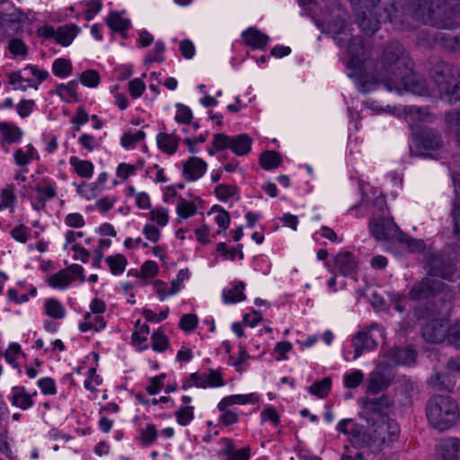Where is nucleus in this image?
<instances>
[{
	"label": "nucleus",
	"instance_id": "64",
	"mask_svg": "<svg viewBox=\"0 0 460 460\" xmlns=\"http://www.w3.org/2000/svg\"><path fill=\"white\" fill-rule=\"evenodd\" d=\"M448 342L460 349V320L450 326Z\"/></svg>",
	"mask_w": 460,
	"mask_h": 460
},
{
	"label": "nucleus",
	"instance_id": "18",
	"mask_svg": "<svg viewBox=\"0 0 460 460\" xmlns=\"http://www.w3.org/2000/svg\"><path fill=\"white\" fill-rule=\"evenodd\" d=\"M393 378L382 372L373 371L367 378V394H377L385 391L391 385Z\"/></svg>",
	"mask_w": 460,
	"mask_h": 460
},
{
	"label": "nucleus",
	"instance_id": "39",
	"mask_svg": "<svg viewBox=\"0 0 460 460\" xmlns=\"http://www.w3.org/2000/svg\"><path fill=\"white\" fill-rule=\"evenodd\" d=\"M446 123L456 134V143L460 148V111H451L446 113Z\"/></svg>",
	"mask_w": 460,
	"mask_h": 460
},
{
	"label": "nucleus",
	"instance_id": "33",
	"mask_svg": "<svg viewBox=\"0 0 460 460\" xmlns=\"http://www.w3.org/2000/svg\"><path fill=\"white\" fill-rule=\"evenodd\" d=\"M106 326V322L103 317L101 315H95L93 318L92 317L91 313H86L84 316V322H82L79 325V329L81 332H87L89 330H94L99 332L102 330Z\"/></svg>",
	"mask_w": 460,
	"mask_h": 460
},
{
	"label": "nucleus",
	"instance_id": "4",
	"mask_svg": "<svg viewBox=\"0 0 460 460\" xmlns=\"http://www.w3.org/2000/svg\"><path fill=\"white\" fill-rule=\"evenodd\" d=\"M380 1H376L375 4L373 0L355 1L358 4L363 2L366 8H374V13H370L369 16L365 12L357 13V23L366 34H374L379 29L381 23L391 22L396 24L397 22L398 9L396 3L391 1L388 4H384L382 6H377Z\"/></svg>",
	"mask_w": 460,
	"mask_h": 460
},
{
	"label": "nucleus",
	"instance_id": "6",
	"mask_svg": "<svg viewBox=\"0 0 460 460\" xmlns=\"http://www.w3.org/2000/svg\"><path fill=\"white\" fill-rule=\"evenodd\" d=\"M398 437V431L389 432V424H382L376 427L372 433H368L363 426L362 429L349 438L352 447L357 448L374 447V450H381L388 441H393Z\"/></svg>",
	"mask_w": 460,
	"mask_h": 460
},
{
	"label": "nucleus",
	"instance_id": "51",
	"mask_svg": "<svg viewBox=\"0 0 460 460\" xmlns=\"http://www.w3.org/2000/svg\"><path fill=\"white\" fill-rule=\"evenodd\" d=\"M193 407L192 406H184L181 407L176 412L175 417L177 420V422L181 426L188 425L194 418V412H193Z\"/></svg>",
	"mask_w": 460,
	"mask_h": 460
},
{
	"label": "nucleus",
	"instance_id": "7",
	"mask_svg": "<svg viewBox=\"0 0 460 460\" xmlns=\"http://www.w3.org/2000/svg\"><path fill=\"white\" fill-rule=\"evenodd\" d=\"M431 76L438 85L439 92L447 94L454 84H456L460 73L456 66L446 62H440L431 70Z\"/></svg>",
	"mask_w": 460,
	"mask_h": 460
},
{
	"label": "nucleus",
	"instance_id": "60",
	"mask_svg": "<svg viewBox=\"0 0 460 460\" xmlns=\"http://www.w3.org/2000/svg\"><path fill=\"white\" fill-rule=\"evenodd\" d=\"M231 137L224 133H217L214 135L212 146L216 151H222L226 148L230 149Z\"/></svg>",
	"mask_w": 460,
	"mask_h": 460
},
{
	"label": "nucleus",
	"instance_id": "28",
	"mask_svg": "<svg viewBox=\"0 0 460 460\" xmlns=\"http://www.w3.org/2000/svg\"><path fill=\"white\" fill-rule=\"evenodd\" d=\"M258 402V396L254 394H235L224 397L217 404V408L224 409L225 406H231L234 404H247L255 403Z\"/></svg>",
	"mask_w": 460,
	"mask_h": 460
},
{
	"label": "nucleus",
	"instance_id": "20",
	"mask_svg": "<svg viewBox=\"0 0 460 460\" xmlns=\"http://www.w3.org/2000/svg\"><path fill=\"white\" fill-rule=\"evenodd\" d=\"M245 45L253 49H263L268 45L270 38L255 27H250L242 33Z\"/></svg>",
	"mask_w": 460,
	"mask_h": 460
},
{
	"label": "nucleus",
	"instance_id": "38",
	"mask_svg": "<svg viewBox=\"0 0 460 460\" xmlns=\"http://www.w3.org/2000/svg\"><path fill=\"white\" fill-rule=\"evenodd\" d=\"M44 307L46 314L51 318L61 319L65 316L64 306L55 298L47 299Z\"/></svg>",
	"mask_w": 460,
	"mask_h": 460
},
{
	"label": "nucleus",
	"instance_id": "1",
	"mask_svg": "<svg viewBox=\"0 0 460 460\" xmlns=\"http://www.w3.org/2000/svg\"><path fill=\"white\" fill-rule=\"evenodd\" d=\"M348 53L350 56L347 68L350 77L357 76L362 93H368L379 85L394 91L398 79L407 73L413 61L398 40L383 46L374 59L364 61L365 46L360 37L349 39Z\"/></svg>",
	"mask_w": 460,
	"mask_h": 460
},
{
	"label": "nucleus",
	"instance_id": "63",
	"mask_svg": "<svg viewBox=\"0 0 460 460\" xmlns=\"http://www.w3.org/2000/svg\"><path fill=\"white\" fill-rule=\"evenodd\" d=\"M38 385L45 395H54L57 394L56 383L51 377H44L38 381Z\"/></svg>",
	"mask_w": 460,
	"mask_h": 460
},
{
	"label": "nucleus",
	"instance_id": "8",
	"mask_svg": "<svg viewBox=\"0 0 460 460\" xmlns=\"http://www.w3.org/2000/svg\"><path fill=\"white\" fill-rule=\"evenodd\" d=\"M450 326L444 318L432 319L422 327V337L429 343H440L448 341Z\"/></svg>",
	"mask_w": 460,
	"mask_h": 460
},
{
	"label": "nucleus",
	"instance_id": "43",
	"mask_svg": "<svg viewBox=\"0 0 460 460\" xmlns=\"http://www.w3.org/2000/svg\"><path fill=\"white\" fill-rule=\"evenodd\" d=\"M158 437V431L154 424H147L146 428L140 429V443L143 446L154 444Z\"/></svg>",
	"mask_w": 460,
	"mask_h": 460
},
{
	"label": "nucleus",
	"instance_id": "9",
	"mask_svg": "<svg viewBox=\"0 0 460 460\" xmlns=\"http://www.w3.org/2000/svg\"><path fill=\"white\" fill-rule=\"evenodd\" d=\"M76 277L79 278L81 281L84 280V269L81 265L73 264L50 275L47 282L49 286L52 288H65L68 287Z\"/></svg>",
	"mask_w": 460,
	"mask_h": 460
},
{
	"label": "nucleus",
	"instance_id": "41",
	"mask_svg": "<svg viewBox=\"0 0 460 460\" xmlns=\"http://www.w3.org/2000/svg\"><path fill=\"white\" fill-rule=\"evenodd\" d=\"M52 72L56 76L66 77L72 73V64L68 59L57 58L53 62Z\"/></svg>",
	"mask_w": 460,
	"mask_h": 460
},
{
	"label": "nucleus",
	"instance_id": "62",
	"mask_svg": "<svg viewBox=\"0 0 460 460\" xmlns=\"http://www.w3.org/2000/svg\"><path fill=\"white\" fill-rule=\"evenodd\" d=\"M9 51L15 56L25 57L28 54V49L25 43L20 39H13L8 44Z\"/></svg>",
	"mask_w": 460,
	"mask_h": 460
},
{
	"label": "nucleus",
	"instance_id": "17",
	"mask_svg": "<svg viewBox=\"0 0 460 460\" xmlns=\"http://www.w3.org/2000/svg\"><path fill=\"white\" fill-rule=\"evenodd\" d=\"M436 460H460V439L443 440L438 449Z\"/></svg>",
	"mask_w": 460,
	"mask_h": 460
},
{
	"label": "nucleus",
	"instance_id": "29",
	"mask_svg": "<svg viewBox=\"0 0 460 460\" xmlns=\"http://www.w3.org/2000/svg\"><path fill=\"white\" fill-rule=\"evenodd\" d=\"M77 34V27L75 24L60 26L57 29L56 42L64 47L69 46Z\"/></svg>",
	"mask_w": 460,
	"mask_h": 460
},
{
	"label": "nucleus",
	"instance_id": "2",
	"mask_svg": "<svg viewBox=\"0 0 460 460\" xmlns=\"http://www.w3.org/2000/svg\"><path fill=\"white\" fill-rule=\"evenodd\" d=\"M409 296L412 300L426 301L415 309V316L419 319L446 314L451 309V295L446 291L445 283L430 277L415 283Z\"/></svg>",
	"mask_w": 460,
	"mask_h": 460
},
{
	"label": "nucleus",
	"instance_id": "37",
	"mask_svg": "<svg viewBox=\"0 0 460 460\" xmlns=\"http://www.w3.org/2000/svg\"><path fill=\"white\" fill-rule=\"evenodd\" d=\"M105 261L110 267L111 272L113 275L121 274L125 270L128 263L126 257L119 253L108 256Z\"/></svg>",
	"mask_w": 460,
	"mask_h": 460
},
{
	"label": "nucleus",
	"instance_id": "44",
	"mask_svg": "<svg viewBox=\"0 0 460 460\" xmlns=\"http://www.w3.org/2000/svg\"><path fill=\"white\" fill-rule=\"evenodd\" d=\"M176 211L179 217L188 218L197 213V207L193 202L187 201L182 197H180Z\"/></svg>",
	"mask_w": 460,
	"mask_h": 460
},
{
	"label": "nucleus",
	"instance_id": "54",
	"mask_svg": "<svg viewBox=\"0 0 460 460\" xmlns=\"http://www.w3.org/2000/svg\"><path fill=\"white\" fill-rule=\"evenodd\" d=\"M346 28L345 19L337 17L327 22L325 32L339 35L344 33Z\"/></svg>",
	"mask_w": 460,
	"mask_h": 460
},
{
	"label": "nucleus",
	"instance_id": "49",
	"mask_svg": "<svg viewBox=\"0 0 460 460\" xmlns=\"http://www.w3.org/2000/svg\"><path fill=\"white\" fill-rule=\"evenodd\" d=\"M237 192L235 185L219 184L215 188L216 197L223 201L227 200L229 198L234 196Z\"/></svg>",
	"mask_w": 460,
	"mask_h": 460
},
{
	"label": "nucleus",
	"instance_id": "36",
	"mask_svg": "<svg viewBox=\"0 0 460 460\" xmlns=\"http://www.w3.org/2000/svg\"><path fill=\"white\" fill-rule=\"evenodd\" d=\"M77 82L70 81L66 84H60L57 86L56 93L66 102H70V99L74 102H78L77 97Z\"/></svg>",
	"mask_w": 460,
	"mask_h": 460
},
{
	"label": "nucleus",
	"instance_id": "10",
	"mask_svg": "<svg viewBox=\"0 0 460 460\" xmlns=\"http://www.w3.org/2000/svg\"><path fill=\"white\" fill-rule=\"evenodd\" d=\"M394 90L397 92L405 90L417 95H424L427 93L426 84L415 74L413 66H410L409 71L403 73L402 76L398 79Z\"/></svg>",
	"mask_w": 460,
	"mask_h": 460
},
{
	"label": "nucleus",
	"instance_id": "52",
	"mask_svg": "<svg viewBox=\"0 0 460 460\" xmlns=\"http://www.w3.org/2000/svg\"><path fill=\"white\" fill-rule=\"evenodd\" d=\"M146 133L142 130H138L137 133L132 134L131 132H126L121 137L122 146L128 148L133 146L135 144L144 140Z\"/></svg>",
	"mask_w": 460,
	"mask_h": 460
},
{
	"label": "nucleus",
	"instance_id": "57",
	"mask_svg": "<svg viewBox=\"0 0 460 460\" xmlns=\"http://www.w3.org/2000/svg\"><path fill=\"white\" fill-rule=\"evenodd\" d=\"M400 242L404 243L410 252H421L425 248V243L423 241L414 239L406 234H401Z\"/></svg>",
	"mask_w": 460,
	"mask_h": 460
},
{
	"label": "nucleus",
	"instance_id": "45",
	"mask_svg": "<svg viewBox=\"0 0 460 460\" xmlns=\"http://www.w3.org/2000/svg\"><path fill=\"white\" fill-rule=\"evenodd\" d=\"M362 425L355 422L351 419H344L338 423L337 429L341 433L352 437L358 432V429H362Z\"/></svg>",
	"mask_w": 460,
	"mask_h": 460
},
{
	"label": "nucleus",
	"instance_id": "47",
	"mask_svg": "<svg viewBox=\"0 0 460 460\" xmlns=\"http://www.w3.org/2000/svg\"><path fill=\"white\" fill-rule=\"evenodd\" d=\"M364 375L360 370L355 369L350 373H347L343 377L344 385L347 388L354 389L358 387L363 381Z\"/></svg>",
	"mask_w": 460,
	"mask_h": 460
},
{
	"label": "nucleus",
	"instance_id": "30",
	"mask_svg": "<svg viewBox=\"0 0 460 460\" xmlns=\"http://www.w3.org/2000/svg\"><path fill=\"white\" fill-rule=\"evenodd\" d=\"M69 163L78 176L83 178L92 177L93 173V164L91 161L80 160L76 156H71Z\"/></svg>",
	"mask_w": 460,
	"mask_h": 460
},
{
	"label": "nucleus",
	"instance_id": "3",
	"mask_svg": "<svg viewBox=\"0 0 460 460\" xmlns=\"http://www.w3.org/2000/svg\"><path fill=\"white\" fill-rule=\"evenodd\" d=\"M426 416L432 428L447 430L459 419L458 404L450 395L434 394L426 402Z\"/></svg>",
	"mask_w": 460,
	"mask_h": 460
},
{
	"label": "nucleus",
	"instance_id": "25",
	"mask_svg": "<svg viewBox=\"0 0 460 460\" xmlns=\"http://www.w3.org/2000/svg\"><path fill=\"white\" fill-rule=\"evenodd\" d=\"M436 40L444 49L449 51L456 52L460 50V35L450 29L439 31Z\"/></svg>",
	"mask_w": 460,
	"mask_h": 460
},
{
	"label": "nucleus",
	"instance_id": "55",
	"mask_svg": "<svg viewBox=\"0 0 460 460\" xmlns=\"http://www.w3.org/2000/svg\"><path fill=\"white\" fill-rule=\"evenodd\" d=\"M14 188L13 185H7L1 192L0 210L13 206L15 201Z\"/></svg>",
	"mask_w": 460,
	"mask_h": 460
},
{
	"label": "nucleus",
	"instance_id": "21",
	"mask_svg": "<svg viewBox=\"0 0 460 460\" xmlns=\"http://www.w3.org/2000/svg\"><path fill=\"white\" fill-rule=\"evenodd\" d=\"M419 145L425 150H438L442 146L439 132L433 128H423L418 136Z\"/></svg>",
	"mask_w": 460,
	"mask_h": 460
},
{
	"label": "nucleus",
	"instance_id": "23",
	"mask_svg": "<svg viewBox=\"0 0 460 460\" xmlns=\"http://www.w3.org/2000/svg\"><path fill=\"white\" fill-rule=\"evenodd\" d=\"M388 358L395 364L411 365L416 358V351L409 347H395L388 351Z\"/></svg>",
	"mask_w": 460,
	"mask_h": 460
},
{
	"label": "nucleus",
	"instance_id": "15",
	"mask_svg": "<svg viewBox=\"0 0 460 460\" xmlns=\"http://www.w3.org/2000/svg\"><path fill=\"white\" fill-rule=\"evenodd\" d=\"M39 194L36 200L31 203L32 208L40 211L45 208L46 202L57 196L55 186L48 180L42 179L34 188Z\"/></svg>",
	"mask_w": 460,
	"mask_h": 460
},
{
	"label": "nucleus",
	"instance_id": "56",
	"mask_svg": "<svg viewBox=\"0 0 460 460\" xmlns=\"http://www.w3.org/2000/svg\"><path fill=\"white\" fill-rule=\"evenodd\" d=\"M149 218L155 221L160 226H165L169 221V216L165 208H155L149 213Z\"/></svg>",
	"mask_w": 460,
	"mask_h": 460
},
{
	"label": "nucleus",
	"instance_id": "58",
	"mask_svg": "<svg viewBox=\"0 0 460 460\" xmlns=\"http://www.w3.org/2000/svg\"><path fill=\"white\" fill-rule=\"evenodd\" d=\"M400 242L404 243L410 252H421L425 248V243L423 241L414 239L406 234H401Z\"/></svg>",
	"mask_w": 460,
	"mask_h": 460
},
{
	"label": "nucleus",
	"instance_id": "35",
	"mask_svg": "<svg viewBox=\"0 0 460 460\" xmlns=\"http://www.w3.org/2000/svg\"><path fill=\"white\" fill-rule=\"evenodd\" d=\"M331 387L332 378L330 376H327L320 381L313 383V385L308 387V391L310 394L319 398H325L329 394Z\"/></svg>",
	"mask_w": 460,
	"mask_h": 460
},
{
	"label": "nucleus",
	"instance_id": "50",
	"mask_svg": "<svg viewBox=\"0 0 460 460\" xmlns=\"http://www.w3.org/2000/svg\"><path fill=\"white\" fill-rule=\"evenodd\" d=\"M164 49V44L162 41H156L153 50H151L146 57L145 63L150 64L153 62H163L164 59L163 56Z\"/></svg>",
	"mask_w": 460,
	"mask_h": 460
},
{
	"label": "nucleus",
	"instance_id": "26",
	"mask_svg": "<svg viewBox=\"0 0 460 460\" xmlns=\"http://www.w3.org/2000/svg\"><path fill=\"white\" fill-rule=\"evenodd\" d=\"M252 139L247 134H240L231 137L230 150L236 155L242 156L251 151Z\"/></svg>",
	"mask_w": 460,
	"mask_h": 460
},
{
	"label": "nucleus",
	"instance_id": "14",
	"mask_svg": "<svg viewBox=\"0 0 460 460\" xmlns=\"http://www.w3.org/2000/svg\"><path fill=\"white\" fill-rule=\"evenodd\" d=\"M333 262L335 270L343 277H352L358 273V262L350 252H340Z\"/></svg>",
	"mask_w": 460,
	"mask_h": 460
},
{
	"label": "nucleus",
	"instance_id": "32",
	"mask_svg": "<svg viewBox=\"0 0 460 460\" xmlns=\"http://www.w3.org/2000/svg\"><path fill=\"white\" fill-rule=\"evenodd\" d=\"M282 162L280 154L277 151H264L261 154L259 164L265 170L278 168Z\"/></svg>",
	"mask_w": 460,
	"mask_h": 460
},
{
	"label": "nucleus",
	"instance_id": "16",
	"mask_svg": "<svg viewBox=\"0 0 460 460\" xmlns=\"http://www.w3.org/2000/svg\"><path fill=\"white\" fill-rule=\"evenodd\" d=\"M207 171V163L199 157H190L182 166V175L187 181H197L201 178Z\"/></svg>",
	"mask_w": 460,
	"mask_h": 460
},
{
	"label": "nucleus",
	"instance_id": "12",
	"mask_svg": "<svg viewBox=\"0 0 460 460\" xmlns=\"http://www.w3.org/2000/svg\"><path fill=\"white\" fill-rule=\"evenodd\" d=\"M358 402L367 413L378 416L387 415L393 406V402L387 394L375 398L362 397Z\"/></svg>",
	"mask_w": 460,
	"mask_h": 460
},
{
	"label": "nucleus",
	"instance_id": "19",
	"mask_svg": "<svg viewBox=\"0 0 460 460\" xmlns=\"http://www.w3.org/2000/svg\"><path fill=\"white\" fill-rule=\"evenodd\" d=\"M124 13V11L111 12L106 18V23L112 32H118L123 39H126L128 36L127 31L131 27V22L122 16Z\"/></svg>",
	"mask_w": 460,
	"mask_h": 460
},
{
	"label": "nucleus",
	"instance_id": "5",
	"mask_svg": "<svg viewBox=\"0 0 460 460\" xmlns=\"http://www.w3.org/2000/svg\"><path fill=\"white\" fill-rule=\"evenodd\" d=\"M415 17L423 22L430 21L437 13L446 16L460 12L459 0H411Z\"/></svg>",
	"mask_w": 460,
	"mask_h": 460
},
{
	"label": "nucleus",
	"instance_id": "42",
	"mask_svg": "<svg viewBox=\"0 0 460 460\" xmlns=\"http://www.w3.org/2000/svg\"><path fill=\"white\" fill-rule=\"evenodd\" d=\"M456 199L454 201V208L452 210V217L454 221V234L455 236L460 240V187L455 190Z\"/></svg>",
	"mask_w": 460,
	"mask_h": 460
},
{
	"label": "nucleus",
	"instance_id": "46",
	"mask_svg": "<svg viewBox=\"0 0 460 460\" xmlns=\"http://www.w3.org/2000/svg\"><path fill=\"white\" fill-rule=\"evenodd\" d=\"M369 229L373 236L377 240L388 239V234L386 233L383 220L372 219L369 223Z\"/></svg>",
	"mask_w": 460,
	"mask_h": 460
},
{
	"label": "nucleus",
	"instance_id": "40",
	"mask_svg": "<svg viewBox=\"0 0 460 460\" xmlns=\"http://www.w3.org/2000/svg\"><path fill=\"white\" fill-rule=\"evenodd\" d=\"M151 345L155 351L164 352L169 346V339L161 329H158L151 336Z\"/></svg>",
	"mask_w": 460,
	"mask_h": 460
},
{
	"label": "nucleus",
	"instance_id": "31",
	"mask_svg": "<svg viewBox=\"0 0 460 460\" xmlns=\"http://www.w3.org/2000/svg\"><path fill=\"white\" fill-rule=\"evenodd\" d=\"M0 133L8 144L18 142L22 137L21 128L9 122H0Z\"/></svg>",
	"mask_w": 460,
	"mask_h": 460
},
{
	"label": "nucleus",
	"instance_id": "27",
	"mask_svg": "<svg viewBox=\"0 0 460 460\" xmlns=\"http://www.w3.org/2000/svg\"><path fill=\"white\" fill-rule=\"evenodd\" d=\"M157 146L164 153L173 155L179 145V138L174 135L168 133H159L157 135Z\"/></svg>",
	"mask_w": 460,
	"mask_h": 460
},
{
	"label": "nucleus",
	"instance_id": "22",
	"mask_svg": "<svg viewBox=\"0 0 460 460\" xmlns=\"http://www.w3.org/2000/svg\"><path fill=\"white\" fill-rule=\"evenodd\" d=\"M36 394V392H34L32 394H30L26 392L23 386L16 385L12 388V396L10 401L12 405L25 411L33 405L34 401L32 397Z\"/></svg>",
	"mask_w": 460,
	"mask_h": 460
},
{
	"label": "nucleus",
	"instance_id": "59",
	"mask_svg": "<svg viewBox=\"0 0 460 460\" xmlns=\"http://www.w3.org/2000/svg\"><path fill=\"white\" fill-rule=\"evenodd\" d=\"M177 113L175 120L181 124H190L192 119V112L190 109L183 104H177Z\"/></svg>",
	"mask_w": 460,
	"mask_h": 460
},
{
	"label": "nucleus",
	"instance_id": "24",
	"mask_svg": "<svg viewBox=\"0 0 460 460\" xmlns=\"http://www.w3.org/2000/svg\"><path fill=\"white\" fill-rule=\"evenodd\" d=\"M429 385L438 391L452 392L456 385V380L449 371L438 372L429 378Z\"/></svg>",
	"mask_w": 460,
	"mask_h": 460
},
{
	"label": "nucleus",
	"instance_id": "48",
	"mask_svg": "<svg viewBox=\"0 0 460 460\" xmlns=\"http://www.w3.org/2000/svg\"><path fill=\"white\" fill-rule=\"evenodd\" d=\"M80 82L87 87H96L100 84V75L93 69L85 70L80 75Z\"/></svg>",
	"mask_w": 460,
	"mask_h": 460
},
{
	"label": "nucleus",
	"instance_id": "53",
	"mask_svg": "<svg viewBox=\"0 0 460 460\" xmlns=\"http://www.w3.org/2000/svg\"><path fill=\"white\" fill-rule=\"evenodd\" d=\"M198 322L199 321L196 314H186L181 317L179 326L182 331L190 332L197 328Z\"/></svg>",
	"mask_w": 460,
	"mask_h": 460
},
{
	"label": "nucleus",
	"instance_id": "11",
	"mask_svg": "<svg viewBox=\"0 0 460 460\" xmlns=\"http://www.w3.org/2000/svg\"><path fill=\"white\" fill-rule=\"evenodd\" d=\"M425 261L429 267L428 277L447 279L453 274L451 267L445 261L444 256L439 252H427Z\"/></svg>",
	"mask_w": 460,
	"mask_h": 460
},
{
	"label": "nucleus",
	"instance_id": "34",
	"mask_svg": "<svg viewBox=\"0 0 460 460\" xmlns=\"http://www.w3.org/2000/svg\"><path fill=\"white\" fill-rule=\"evenodd\" d=\"M245 284L243 281H237L233 288L223 292V298L226 303H237L245 300L243 293Z\"/></svg>",
	"mask_w": 460,
	"mask_h": 460
},
{
	"label": "nucleus",
	"instance_id": "13",
	"mask_svg": "<svg viewBox=\"0 0 460 460\" xmlns=\"http://www.w3.org/2000/svg\"><path fill=\"white\" fill-rule=\"evenodd\" d=\"M351 341L355 349V359L359 358L365 351L372 350L377 346V341L372 334V326L358 332L353 336Z\"/></svg>",
	"mask_w": 460,
	"mask_h": 460
},
{
	"label": "nucleus",
	"instance_id": "61",
	"mask_svg": "<svg viewBox=\"0 0 460 460\" xmlns=\"http://www.w3.org/2000/svg\"><path fill=\"white\" fill-rule=\"evenodd\" d=\"M227 408L228 406H225L224 409L218 408V410L221 411V415L219 416V422L224 426H230L235 424L238 421V414Z\"/></svg>",
	"mask_w": 460,
	"mask_h": 460
}]
</instances>
